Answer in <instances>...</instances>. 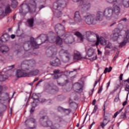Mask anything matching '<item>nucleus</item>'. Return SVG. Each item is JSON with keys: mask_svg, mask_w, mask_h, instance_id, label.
Wrapping results in <instances>:
<instances>
[{"mask_svg": "<svg viewBox=\"0 0 129 129\" xmlns=\"http://www.w3.org/2000/svg\"><path fill=\"white\" fill-rule=\"evenodd\" d=\"M82 56H81V54L79 52H76L74 54V60H81L82 59Z\"/></svg>", "mask_w": 129, "mask_h": 129, "instance_id": "nucleus-23", "label": "nucleus"}, {"mask_svg": "<svg viewBox=\"0 0 129 129\" xmlns=\"http://www.w3.org/2000/svg\"><path fill=\"white\" fill-rule=\"evenodd\" d=\"M103 15L106 18H111L113 15V9L111 8H107L104 11Z\"/></svg>", "mask_w": 129, "mask_h": 129, "instance_id": "nucleus-15", "label": "nucleus"}, {"mask_svg": "<svg viewBox=\"0 0 129 129\" xmlns=\"http://www.w3.org/2000/svg\"><path fill=\"white\" fill-rule=\"evenodd\" d=\"M9 78V77L6 75H0V82H3V81H5Z\"/></svg>", "mask_w": 129, "mask_h": 129, "instance_id": "nucleus-34", "label": "nucleus"}, {"mask_svg": "<svg viewBox=\"0 0 129 129\" xmlns=\"http://www.w3.org/2000/svg\"><path fill=\"white\" fill-rule=\"evenodd\" d=\"M80 6L81 7L83 11H89L90 8H91V4L85 0L80 1Z\"/></svg>", "mask_w": 129, "mask_h": 129, "instance_id": "nucleus-10", "label": "nucleus"}, {"mask_svg": "<svg viewBox=\"0 0 129 129\" xmlns=\"http://www.w3.org/2000/svg\"><path fill=\"white\" fill-rule=\"evenodd\" d=\"M97 51H98V55H101V54H102V52H101V51H100V50L98 49Z\"/></svg>", "mask_w": 129, "mask_h": 129, "instance_id": "nucleus-62", "label": "nucleus"}, {"mask_svg": "<svg viewBox=\"0 0 129 129\" xmlns=\"http://www.w3.org/2000/svg\"><path fill=\"white\" fill-rule=\"evenodd\" d=\"M125 91H129V85L126 84V86H125Z\"/></svg>", "mask_w": 129, "mask_h": 129, "instance_id": "nucleus-52", "label": "nucleus"}, {"mask_svg": "<svg viewBox=\"0 0 129 129\" xmlns=\"http://www.w3.org/2000/svg\"><path fill=\"white\" fill-rule=\"evenodd\" d=\"M75 35L76 36H77V37H78L79 38H80V40L82 41V42H83V39H84V36L82 34H81V33H80V32H76L75 33Z\"/></svg>", "mask_w": 129, "mask_h": 129, "instance_id": "nucleus-32", "label": "nucleus"}, {"mask_svg": "<svg viewBox=\"0 0 129 129\" xmlns=\"http://www.w3.org/2000/svg\"><path fill=\"white\" fill-rule=\"evenodd\" d=\"M22 70H17L16 72V77L17 78H21L22 77H27V73H25L26 71H29V64L27 63L26 64L22 63Z\"/></svg>", "mask_w": 129, "mask_h": 129, "instance_id": "nucleus-5", "label": "nucleus"}, {"mask_svg": "<svg viewBox=\"0 0 129 129\" xmlns=\"http://www.w3.org/2000/svg\"><path fill=\"white\" fill-rule=\"evenodd\" d=\"M55 31L57 35L62 36L65 34V27L61 24H57L55 26Z\"/></svg>", "mask_w": 129, "mask_h": 129, "instance_id": "nucleus-9", "label": "nucleus"}, {"mask_svg": "<svg viewBox=\"0 0 129 129\" xmlns=\"http://www.w3.org/2000/svg\"><path fill=\"white\" fill-rule=\"evenodd\" d=\"M44 8H45V5H40L38 8L39 9V11H41V10H42V9H44Z\"/></svg>", "mask_w": 129, "mask_h": 129, "instance_id": "nucleus-53", "label": "nucleus"}, {"mask_svg": "<svg viewBox=\"0 0 129 129\" xmlns=\"http://www.w3.org/2000/svg\"><path fill=\"white\" fill-rule=\"evenodd\" d=\"M39 70H34L31 71L29 73H27V77H31L32 76H37L39 74Z\"/></svg>", "mask_w": 129, "mask_h": 129, "instance_id": "nucleus-19", "label": "nucleus"}, {"mask_svg": "<svg viewBox=\"0 0 129 129\" xmlns=\"http://www.w3.org/2000/svg\"><path fill=\"white\" fill-rule=\"evenodd\" d=\"M58 111L61 112V111H64V112H66V111H68L67 114H69L70 112H71V110L70 109H64L63 107L59 106L57 108Z\"/></svg>", "mask_w": 129, "mask_h": 129, "instance_id": "nucleus-26", "label": "nucleus"}, {"mask_svg": "<svg viewBox=\"0 0 129 129\" xmlns=\"http://www.w3.org/2000/svg\"><path fill=\"white\" fill-rule=\"evenodd\" d=\"M39 122L42 126L44 127H49L52 124V121L50 120L48 116H42L39 119Z\"/></svg>", "mask_w": 129, "mask_h": 129, "instance_id": "nucleus-7", "label": "nucleus"}, {"mask_svg": "<svg viewBox=\"0 0 129 129\" xmlns=\"http://www.w3.org/2000/svg\"><path fill=\"white\" fill-rule=\"evenodd\" d=\"M76 90H78V91H80V92H82L83 89L81 87V84L80 83H78L77 85L75 86Z\"/></svg>", "mask_w": 129, "mask_h": 129, "instance_id": "nucleus-33", "label": "nucleus"}, {"mask_svg": "<svg viewBox=\"0 0 129 129\" xmlns=\"http://www.w3.org/2000/svg\"><path fill=\"white\" fill-rule=\"evenodd\" d=\"M104 110V119L103 120V122L101 123V126L102 127V128H104V126H105L106 124H107L108 121H109V118L108 117L109 116V114H105V108L103 109Z\"/></svg>", "mask_w": 129, "mask_h": 129, "instance_id": "nucleus-13", "label": "nucleus"}, {"mask_svg": "<svg viewBox=\"0 0 129 129\" xmlns=\"http://www.w3.org/2000/svg\"><path fill=\"white\" fill-rule=\"evenodd\" d=\"M50 92L53 94L57 93L59 91V89L56 86H53V87H50Z\"/></svg>", "mask_w": 129, "mask_h": 129, "instance_id": "nucleus-30", "label": "nucleus"}, {"mask_svg": "<svg viewBox=\"0 0 129 129\" xmlns=\"http://www.w3.org/2000/svg\"><path fill=\"white\" fill-rule=\"evenodd\" d=\"M122 109H123V108H121L119 111H118L116 113H115L114 114V116H113V118H115V117H116V116H117V114H119V113H120V112H121V111H122Z\"/></svg>", "mask_w": 129, "mask_h": 129, "instance_id": "nucleus-42", "label": "nucleus"}, {"mask_svg": "<svg viewBox=\"0 0 129 129\" xmlns=\"http://www.w3.org/2000/svg\"><path fill=\"white\" fill-rule=\"evenodd\" d=\"M96 110H97V105H95L93 111L92 113H95V112H96Z\"/></svg>", "mask_w": 129, "mask_h": 129, "instance_id": "nucleus-48", "label": "nucleus"}, {"mask_svg": "<svg viewBox=\"0 0 129 129\" xmlns=\"http://www.w3.org/2000/svg\"><path fill=\"white\" fill-rule=\"evenodd\" d=\"M63 40L66 44H72L74 42V38L70 33H68L64 36Z\"/></svg>", "mask_w": 129, "mask_h": 129, "instance_id": "nucleus-11", "label": "nucleus"}, {"mask_svg": "<svg viewBox=\"0 0 129 129\" xmlns=\"http://www.w3.org/2000/svg\"><path fill=\"white\" fill-rule=\"evenodd\" d=\"M93 34V32L91 31H87L85 32L84 37H86V38H89V37L91 36V35H92Z\"/></svg>", "mask_w": 129, "mask_h": 129, "instance_id": "nucleus-39", "label": "nucleus"}, {"mask_svg": "<svg viewBox=\"0 0 129 129\" xmlns=\"http://www.w3.org/2000/svg\"><path fill=\"white\" fill-rule=\"evenodd\" d=\"M120 0H114V10L113 12L116 16H118L120 13V8L119 6L115 5H119Z\"/></svg>", "mask_w": 129, "mask_h": 129, "instance_id": "nucleus-12", "label": "nucleus"}, {"mask_svg": "<svg viewBox=\"0 0 129 129\" xmlns=\"http://www.w3.org/2000/svg\"><path fill=\"white\" fill-rule=\"evenodd\" d=\"M57 99L58 100H59V101L62 100V96H58L57 97Z\"/></svg>", "mask_w": 129, "mask_h": 129, "instance_id": "nucleus-58", "label": "nucleus"}, {"mask_svg": "<svg viewBox=\"0 0 129 129\" xmlns=\"http://www.w3.org/2000/svg\"><path fill=\"white\" fill-rule=\"evenodd\" d=\"M59 55L60 57H63L62 58V61L63 63H68L70 61V57L71 55L68 50L61 49L59 52Z\"/></svg>", "mask_w": 129, "mask_h": 129, "instance_id": "nucleus-6", "label": "nucleus"}, {"mask_svg": "<svg viewBox=\"0 0 129 129\" xmlns=\"http://www.w3.org/2000/svg\"><path fill=\"white\" fill-rule=\"evenodd\" d=\"M82 15L85 22L87 25H95L96 24L95 16L94 15L86 12L83 13Z\"/></svg>", "mask_w": 129, "mask_h": 129, "instance_id": "nucleus-4", "label": "nucleus"}, {"mask_svg": "<svg viewBox=\"0 0 129 129\" xmlns=\"http://www.w3.org/2000/svg\"><path fill=\"white\" fill-rule=\"evenodd\" d=\"M115 33H114L113 34V37H114V41H117V39H118V38H119V34H118L119 33V30H118V29H115V32H116Z\"/></svg>", "mask_w": 129, "mask_h": 129, "instance_id": "nucleus-25", "label": "nucleus"}, {"mask_svg": "<svg viewBox=\"0 0 129 129\" xmlns=\"http://www.w3.org/2000/svg\"><path fill=\"white\" fill-rule=\"evenodd\" d=\"M96 37L97 41L95 42L96 46H98V45H99V43L103 46L106 45V40H105L104 38L103 37L100 38L98 35H97Z\"/></svg>", "mask_w": 129, "mask_h": 129, "instance_id": "nucleus-14", "label": "nucleus"}, {"mask_svg": "<svg viewBox=\"0 0 129 129\" xmlns=\"http://www.w3.org/2000/svg\"><path fill=\"white\" fill-rule=\"evenodd\" d=\"M94 49L92 48H90L88 50L87 55L88 57H92V56H94L91 59L92 61L96 60V59H97V56H96V55L94 54Z\"/></svg>", "mask_w": 129, "mask_h": 129, "instance_id": "nucleus-17", "label": "nucleus"}, {"mask_svg": "<svg viewBox=\"0 0 129 129\" xmlns=\"http://www.w3.org/2000/svg\"><path fill=\"white\" fill-rule=\"evenodd\" d=\"M103 13L101 12H98L97 13V16L96 18H95V20H96V22H97V21H101L103 20Z\"/></svg>", "mask_w": 129, "mask_h": 129, "instance_id": "nucleus-22", "label": "nucleus"}, {"mask_svg": "<svg viewBox=\"0 0 129 129\" xmlns=\"http://www.w3.org/2000/svg\"><path fill=\"white\" fill-rule=\"evenodd\" d=\"M120 118H122L123 119H125V118H126V112L122 113L120 116Z\"/></svg>", "mask_w": 129, "mask_h": 129, "instance_id": "nucleus-41", "label": "nucleus"}, {"mask_svg": "<svg viewBox=\"0 0 129 129\" xmlns=\"http://www.w3.org/2000/svg\"><path fill=\"white\" fill-rule=\"evenodd\" d=\"M10 40V35L7 33H5L2 35V39H0V45L4 42H8Z\"/></svg>", "mask_w": 129, "mask_h": 129, "instance_id": "nucleus-20", "label": "nucleus"}, {"mask_svg": "<svg viewBox=\"0 0 129 129\" xmlns=\"http://www.w3.org/2000/svg\"><path fill=\"white\" fill-rule=\"evenodd\" d=\"M66 1L65 0H58L53 4V9L56 10L54 15L56 18H60L62 16V10L66 8Z\"/></svg>", "mask_w": 129, "mask_h": 129, "instance_id": "nucleus-2", "label": "nucleus"}, {"mask_svg": "<svg viewBox=\"0 0 129 129\" xmlns=\"http://www.w3.org/2000/svg\"><path fill=\"white\" fill-rule=\"evenodd\" d=\"M128 94H129V93H128L127 94L126 98V100L124 102H123V103L122 104L123 106H125V105H126V103H127V98L128 97Z\"/></svg>", "mask_w": 129, "mask_h": 129, "instance_id": "nucleus-44", "label": "nucleus"}, {"mask_svg": "<svg viewBox=\"0 0 129 129\" xmlns=\"http://www.w3.org/2000/svg\"><path fill=\"white\" fill-rule=\"evenodd\" d=\"M10 13H12V10H11V7L10 5H7L5 6V15L7 16L8 14H10Z\"/></svg>", "mask_w": 129, "mask_h": 129, "instance_id": "nucleus-29", "label": "nucleus"}, {"mask_svg": "<svg viewBox=\"0 0 129 129\" xmlns=\"http://www.w3.org/2000/svg\"><path fill=\"white\" fill-rule=\"evenodd\" d=\"M51 129H58V128L55 126H53L51 127Z\"/></svg>", "mask_w": 129, "mask_h": 129, "instance_id": "nucleus-64", "label": "nucleus"}, {"mask_svg": "<svg viewBox=\"0 0 129 129\" xmlns=\"http://www.w3.org/2000/svg\"><path fill=\"white\" fill-rule=\"evenodd\" d=\"M122 76H123V74H121L119 76V79H120V81H121L122 80Z\"/></svg>", "mask_w": 129, "mask_h": 129, "instance_id": "nucleus-57", "label": "nucleus"}, {"mask_svg": "<svg viewBox=\"0 0 129 129\" xmlns=\"http://www.w3.org/2000/svg\"><path fill=\"white\" fill-rule=\"evenodd\" d=\"M39 101L40 102H41V103H44V102H45V101H46V99H42L41 100L39 99Z\"/></svg>", "mask_w": 129, "mask_h": 129, "instance_id": "nucleus-54", "label": "nucleus"}, {"mask_svg": "<svg viewBox=\"0 0 129 129\" xmlns=\"http://www.w3.org/2000/svg\"><path fill=\"white\" fill-rule=\"evenodd\" d=\"M33 37L30 38V41H26L23 43V48L25 51H29L31 47H33L34 49H38L40 45L44 44V43H47L49 41L50 43H54L55 39H53V37H49L47 34H41L39 35L36 39Z\"/></svg>", "mask_w": 129, "mask_h": 129, "instance_id": "nucleus-1", "label": "nucleus"}, {"mask_svg": "<svg viewBox=\"0 0 129 129\" xmlns=\"http://www.w3.org/2000/svg\"><path fill=\"white\" fill-rule=\"evenodd\" d=\"M69 80H66L63 83H59L57 82V85L58 86H66L67 83H69Z\"/></svg>", "mask_w": 129, "mask_h": 129, "instance_id": "nucleus-37", "label": "nucleus"}, {"mask_svg": "<svg viewBox=\"0 0 129 129\" xmlns=\"http://www.w3.org/2000/svg\"><path fill=\"white\" fill-rule=\"evenodd\" d=\"M74 21L77 24H78V23H81L82 22V18L81 17V16H80V13H79V11H76L75 13Z\"/></svg>", "mask_w": 129, "mask_h": 129, "instance_id": "nucleus-16", "label": "nucleus"}, {"mask_svg": "<svg viewBox=\"0 0 129 129\" xmlns=\"http://www.w3.org/2000/svg\"><path fill=\"white\" fill-rule=\"evenodd\" d=\"M114 53L115 54V55L113 58V61H115L116 60V58H118V55L119 54V51L118 50L116 49L115 51H114Z\"/></svg>", "mask_w": 129, "mask_h": 129, "instance_id": "nucleus-38", "label": "nucleus"}, {"mask_svg": "<svg viewBox=\"0 0 129 129\" xmlns=\"http://www.w3.org/2000/svg\"><path fill=\"white\" fill-rule=\"evenodd\" d=\"M41 82H43V80L41 79L36 84V86H39V84L41 83Z\"/></svg>", "mask_w": 129, "mask_h": 129, "instance_id": "nucleus-55", "label": "nucleus"}, {"mask_svg": "<svg viewBox=\"0 0 129 129\" xmlns=\"http://www.w3.org/2000/svg\"><path fill=\"white\" fill-rule=\"evenodd\" d=\"M101 80V76L100 77V78L98 81H95V84L94 85V88L95 87V86H96V85L97 84V83H98V82H99Z\"/></svg>", "mask_w": 129, "mask_h": 129, "instance_id": "nucleus-46", "label": "nucleus"}, {"mask_svg": "<svg viewBox=\"0 0 129 129\" xmlns=\"http://www.w3.org/2000/svg\"><path fill=\"white\" fill-rule=\"evenodd\" d=\"M128 38L129 37L127 35H126V36L123 38V41H122L119 43V46L123 47V46H125V45L126 44V43L128 42Z\"/></svg>", "mask_w": 129, "mask_h": 129, "instance_id": "nucleus-24", "label": "nucleus"}, {"mask_svg": "<svg viewBox=\"0 0 129 129\" xmlns=\"http://www.w3.org/2000/svg\"><path fill=\"white\" fill-rule=\"evenodd\" d=\"M37 106L38 104H37V103H35V101L32 102V107L31 108L30 111V113H33V112L35 111V107Z\"/></svg>", "mask_w": 129, "mask_h": 129, "instance_id": "nucleus-35", "label": "nucleus"}, {"mask_svg": "<svg viewBox=\"0 0 129 129\" xmlns=\"http://www.w3.org/2000/svg\"><path fill=\"white\" fill-rule=\"evenodd\" d=\"M105 48H108V49H111L112 48V44L111 43L109 42L108 44L105 47Z\"/></svg>", "mask_w": 129, "mask_h": 129, "instance_id": "nucleus-43", "label": "nucleus"}, {"mask_svg": "<svg viewBox=\"0 0 129 129\" xmlns=\"http://www.w3.org/2000/svg\"><path fill=\"white\" fill-rule=\"evenodd\" d=\"M59 78H60V77L58 75H54L53 79L55 80L56 79H59Z\"/></svg>", "mask_w": 129, "mask_h": 129, "instance_id": "nucleus-49", "label": "nucleus"}, {"mask_svg": "<svg viewBox=\"0 0 129 129\" xmlns=\"http://www.w3.org/2000/svg\"><path fill=\"white\" fill-rule=\"evenodd\" d=\"M93 124H95V122L93 121L92 122V123L89 126V129H91V127H92V125H93Z\"/></svg>", "mask_w": 129, "mask_h": 129, "instance_id": "nucleus-61", "label": "nucleus"}, {"mask_svg": "<svg viewBox=\"0 0 129 129\" xmlns=\"http://www.w3.org/2000/svg\"><path fill=\"white\" fill-rule=\"evenodd\" d=\"M9 93L3 92V86H0V103H5V101L9 100Z\"/></svg>", "mask_w": 129, "mask_h": 129, "instance_id": "nucleus-8", "label": "nucleus"}, {"mask_svg": "<svg viewBox=\"0 0 129 129\" xmlns=\"http://www.w3.org/2000/svg\"><path fill=\"white\" fill-rule=\"evenodd\" d=\"M50 65L54 67H58V66L61 65V61H60V59L58 58H56L53 61H50Z\"/></svg>", "mask_w": 129, "mask_h": 129, "instance_id": "nucleus-21", "label": "nucleus"}, {"mask_svg": "<svg viewBox=\"0 0 129 129\" xmlns=\"http://www.w3.org/2000/svg\"><path fill=\"white\" fill-rule=\"evenodd\" d=\"M111 70H112V67H110L109 69L108 68H105L104 71V74H106L107 72L108 73L110 72Z\"/></svg>", "mask_w": 129, "mask_h": 129, "instance_id": "nucleus-40", "label": "nucleus"}, {"mask_svg": "<svg viewBox=\"0 0 129 129\" xmlns=\"http://www.w3.org/2000/svg\"><path fill=\"white\" fill-rule=\"evenodd\" d=\"M59 72H60V70H54L53 71V73L55 75L59 74Z\"/></svg>", "mask_w": 129, "mask_h": 129, "instance_id": "nucleus-50", "label": "nucleus"}, {"mask_svg": "<svg viewBox=\"0 0 129 129\" xmlns=\"http://www.w3.org/2000/svg\"><path fill=\"white\" fill-rule=\"evenodd\" d=\"M119 96H118V95H117L114 99V101L115 102H117V101H119Z\"/></svg>", "mask_w": 129, "mask_h": 129, "instance_id": "nucleus-47", "label": "nucleus"}, {"mask_svg": "<svg viewBox=\"0 0 129 129\" xmlns=\"http://www.w3.org/2000/svg\"><path fill=\"white\" fill-rule=\"evenodd\" d=\"M25 122L26 126H28L29 128L33 129L36 127V125H34L33 127H31L32 123H35V122H36V120L33 118H30L26 120Z\"/></svg>", "mask_w": 129, "mask_h": 129, "instance_id": "nucleus-18", "label": "nucleus"}, {"mask_svg": "<svg viewBox=\"0 0 129 129\" xmlns=\"http://www.w3.org/2000/svg\"><path fill=\"white\" fill-rule=\"evenodd\" d=\"M6 16L5 15V12H4V10H3V8L0 7V16Z\"/></svg>", "mask_w": 129, "mask_h": 129, "instance_id": "nucleus-45", "label": "nucleus"}, {"mask_svg": "<svg viewBox=\"0 0 129 129\" xmlns=\"http://www.w3.org/2000/svg\"><path fill=\"white\" fill-rule=\"evenodd\" d=\"M23 6L26 7L29 13H35V12H36V9H37V3H36V1H35L34 0L31 1L29 5H27L24 4L21 5V9L20 10L19 13L22 16H26V15H27V13H24L23 12V10L22 7Z\"/></svg>", "mask_w": 129, "mask_h": 129, "instance_id": "nucleus-3", "label": "nucleus"}, {"mask_svg": "<svg viewBox=\"0 0 129 129\" xmlns=\"http://www.w3.org/2000/svg\"><path fill=\"white\" fill-rule=\"evenodd\" d=\"M102 89H102V86H101L100 87V89H99L98 92V94L100 93V92H101V91H102Z\"/></svg>", "mask_w": 129, "mask_h": 129, "instance_id": "nucleus-56", "label": "nucleus"}, {"mask_svg": "<svg viewBox=\"0 0 129 129\" xmlns=\"http://www.w3.org/2000/svg\"><path fill=\"white\" fill-rule=\"evenodd\" d=\"M55 42L56 45H59L60 47H62L61 45L63 44V41H62V39L58 36L56 37Z\"/></svg>", "mask_w": 129, "mask_h": 129, "instance_id": "nucleus-31", "label": "nucleus"}, {"mask_svg": "<svg viewBox=\"0 0 129 129\" xmlns=\"http://www.w3.org/2000/svg\"><path fill=\"white\" fill-rule=\"evenodd\" d=\"M27 24L29 28H33L34 26V18H30L27 20Z\"/></svg>", "mask_w": 129, "mask_h": 129, "instance_id": "nucleus-27", "label": "nucleus"}, {"mask_svg": "<svg viewBox=\"0 0 129 129\" xmlns=\"http://www.w3.org/2000/svg\"><path fill=\"white\" fill-rule=\"evenodd\" d=\"M12 3H11V7L13 9H16L17 8V6H18V2H17L16 0H11Z\"/></svg>", "mask_w": 129, "mask_h": 129, "instance_id": "nucleus-36", "label": "nucleus"}, {"mask_svg": "<svg viewBox=\"0 0 129 129\" xmlns=\"http://www.w3.org/2000/svg\"><path fill=\"white\" fill-rule=\"evenodd\" d=\"M28 56H29V53H28L27 52L25 53L23 55V58H27V57H28Z\"/></svg>", "mask_w": 129, "mask_h": 129, "instance_id": "nucleus-51", "label": "nucleus"}, {"mask_svg": "<svg viewBox=\"0 0 129 129\" xmlns=\"http://www.w3.org/2000/svg\"><path fill=\"white\" fill-rule=\"evenodd\" d=\"M96 102V100L94 99L92 103V105H95Z\"/></svg>", "mask_w": 129, "mask_h": 129, "instance_id": "nucleus-60", "label": "nucleus"}, {"mask_svg": "<svg viewBox=\"0 0 129 129\" xmlns=\"http://www.w3.org/2000/svg\"><path fill=\"white\" fill-rule=\"evenodd\" d=\"M38 80H39V78L38 77L36 78L33 81V83H35V82H36V81H38Z\"/></svg>", "mask_w": 129, "mask_h": 129, "instance_id": "nucleus-63", "label": "nucleus"}, {"mask_svg": "<svg viewBox=\"0 0 129 129\" xmlns=\"http://www.w3.org/2000/svg\"><path fill=\"white\" fill-rule=\"evenodd\" d=\"M106 2L109 3V4H112V3H113V0H106Z\"/></svg>", "mask_w": 129, "mask_h": 129, "instance_id": "nucleus-59", "label": "nucleus"}, {"mask_svg": "<svg viewBox=\"0 0 129 129\" xmlns=\"http://www.w3.org/2000/svg\"><path fill=\"white\" fill-rule=\"evenodd\" d=\"M39 95H40L39 94H36L35 93L33 94L32 98L34 101L37 100L36 102H39V101L40 100V96Z\"/></svg>", "mask_w": 129, "mask_h": 129, "instance_id": "nucleus-28", "label": "nucleus"}]
</instances>
